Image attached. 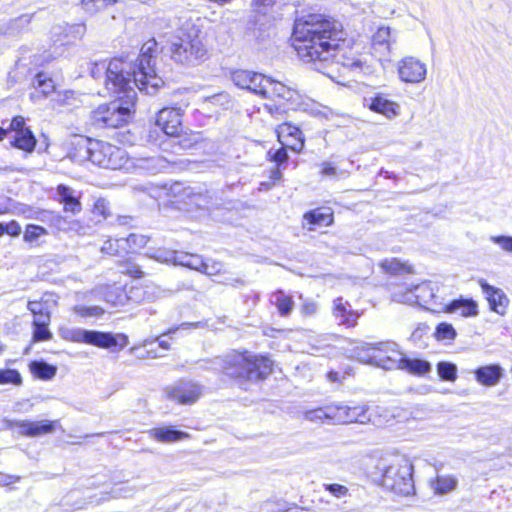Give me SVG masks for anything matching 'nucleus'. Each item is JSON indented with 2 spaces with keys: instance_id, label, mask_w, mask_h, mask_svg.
<instances>
[{
  "instance_id": "nucleus-22",
  "label": "nucleus",
  "mask_w": 512,
  "mask_h": 512,
  "mask_svg": "<svg viewBox=\"0 0 512 512\" xmlns=\"http://www.w3.org/2000/svg\"><path fill=\"white\" fill-rule=\"evenodd\" d=\"M503 371L497 364L482 366L475 371L476 380L484 386H495L502 378Z\"/></svg>"
},
{
  "instance_id": "nucleus-43",
  "label": "nucleus",
  "mask_w": 512,
  "mask_h": 512,
  "mask_svg": "<svg viewBox=\"0 0 512 512\" xmlns=\"http://www.w3.org/2000/svg\"><path fill=\"white\" fill-rule=\"evenodd\" d=\"M115 2L116 0H82V5L86 12L94 14Z\"/></svg>"
},
{
  "instance_id": "nucleus-41",
  "label": "nucleus",
  "mask_w": 512,
  "mask_h": 512,
  "mask_svg": "<svg viewBox=\"0 0 512 512\" xmlns=\"http://www.w3.org/2000/svg\"><path fill=\"white\" fill-rule=\"evenodd\" d=\"M457 481L451 476H438L435 482V491L439 494H445L456 487Z\"/></svg>"
},
{
  "instance_id": "nucleus-15",
  "label": "nucleus",
  "mask_w": 512,
  "mask_h": 512,
  "mask_svg": "<svg viewBox=\"0 0 512 512\" xmlns=\"http://www.w3.org/2000/svg\"><path fill=\"white\" fill-rule=\"evenodd\" d=\"M183 111L177 107H166L158 112L156 124L169 136H178L182 131Z\"/></svg>"
},
{
  "instance_id": "nucleus-5",
  "label": "nucleus",
  "mask_w": 512,
  "mask_h": 512,
  "mask_svg": "<svg viewBox=\"0 0 512 512\" xmlns=\"http://www.w3.org/2000/svg\"><path fill=\"white\" fill-rule=\"evenodd\" d=\"M88 159L103 168L121 169L127 162V154L124 149L108 142L99 140H84Z\"/></svg>"
},
{
  "instance_id": "nucleus-12",
  "label": "nucleus",
  "mask_w": 512,
  "mask_h": 512,
  "mask_svg": "<svg viewBox=\"0 0 512 512\" xmlns=\"http://www.w3.org/2000/svg\"><path fill=\"white\" fill-rule=\"evenodd\" d=\"M434 289L430 283H421L413 288L407 289L404 292L399 291L393 293V299L400 303L410 305H420L426 307L434 299Z\"/></svg>"
},
{
  "instance_id": "nucleus-17",
  "label": "nucleus",
  "mask_w": 512,
  "mask_h": 512,
  "mask_svg": "<svg viewBox=\"0 0 512 512\" xmlns=\"http://www.w3.org/2000/svg\"><path fill=\"white\" fill-rule=\"evenodd\" d=\"M279 142L294 152H300L304 147L302 131L291 124L284 123L277 129Z\"/></svg>"
},
{
  "instance_id": "nucleus-37",
  "label": "nucleus",
  "mask_w": 512,
  "mask_h": 512,
  "mask_svg": "<svg viewBox=\"0 0 512 512\" xmlns=\"http://www.w3.org/2000/svg\"><path fill=\"white\" fill-rule=\"evenodd\" d=\"M434 336H435L436 340H438V341L450 342L456 338L457 333L451 324L442 322L439 325H437L435 332H434Z\"/></svg>"
},
{
  "instance_id": "nucleus-53",
  "label": "nucleus",
  "mask_w": 512,
  "mask_h": 512,
  "mask_svg": "<svg viewBox=\"0 0 512 512\" xmlns=\"http://www.w3.org/2000/svg\"><path fill=\"white\" fill-rule=\"evenodd\" d=\"M223 270V264L214 260H206L201 273L209 276L217 275Z\"/></svg>"
},
{
  "instance_id": "nucleus-21",
  "label": "nucleus",
  "mask_w": 512,
  "mask_h": 512,
  "mask_svg": "<svg viewBox=\"0 0 512 512\" xmlns=\"http://www.w3.org/2000/svg\"><path fill=\"white\" fill-rule=\"evenodd\" d=\"M156 296V288L154 286H132L124 297L119 296L116 301H112L114 305H123L124 298L134 303L151 301Z\"/></svg>"
},
{
  "instance_id": "nucleus-13",
  "label": "nucleus",
  "mask_w": 512,
  "mask_h": 512,
  "mask_svg": "<svg viewBox=\"0 0 512 512\" xmlns=\"http://www.w3.org/2000/svg\"><path fill=\"white\" fill-rule=\"evenodd\" d=\"M397 70L401 81L412 84L421 83L427 74L426 64L413 56L401 59Z\"/></svg>"
},
{
  "instance_id": "nucleus-14",
  "label": "nucleus",
  "mask_w": 512,
  "mask_h": 512,
  "mask_svg": "<svg viewBox=\"0 0 512 512\" xmlns=\"http://www.w3.org/2000/svg\"><path fill=\"white\" fill-rule=\"evenodd\" d=\"M7 428H19V433L27 437H37L53 433L55 430L56 421L42 420V421H28V420H6Z\"/></svg>"
},
{
  "instance_id": "nucleus-59",
  "label": "nucleus",
  "mask_w": 512,
  "mask_h": 512,
  "mask_svg": "<svg viewBox=\"0 0 512 512\" xmlns=\"http://www.w3.org/2000/svg\"><path fill=\"white\" fill-rule=\"evenodd\" d=\"M318 310V305L314 301H305L301 307V313L304 316H313Z\"/></svg>"
},
{
  "instance_id": "nucleus-4",
  "label": "nucleus",
  "mask_w": 512,
  "mask_h": 512,
  "mask_svg": "<svg viewBox=\"0 0 512 512\" xmlns=\"http://www.w3.org/2000/svg\"><path fill=\"white\" fill-rule=\"evenodd\" d=\"M171 58L182 65H198L209 58V51L199 31L191 28L187 32L181 31L170 47Z\"/></svg>"
},
{
  "instance_id": "nucleus-45",
  "label": "nucleus",
  "mask_w": 512,
  "mask_h": 512,
  "mask_svg": "<svg viewBox=\"0 0 512 512\" xmlns=\"http://www.w3.org/2000/svg\"><path fill=\"white\" fill-rule=\"evenodd\" d=\"M180 252L159 249L151 257L160 262L177 264Z\"/></svg>"
},
{
  "instance_id": "nucleus-2",
  "label": "nucleus",
  "mask_w": 512,
  "mask_h": 512,
  "mask_svg": "<svg viewBox=\"0 0 512 512\" xmlns=\"http://www.w3.org/2000/svg\"><path fill=\"white\" fill-rule=\"evenodd\" d=\"M293 46L308 63L329 62L338 57L346 41L342 24L323 14L311 13L295 20Z\"/></svg>"
},
{
  "instance_id": "nucleus-40",
  "label": "nucleus",
  "mask_w": 512,
  "mask_h": 512,
  "mask_svg": "<svg viewBox=\"0 0 512 512\" xmlns=\"http://www.w3.org/2000/svg\"><path fill=\"white\" fill-rule=\"evenodd\" d=\"M437 372L439 377L445 381H455L457 378V367L450 362H439Z\"/></svg>"
},
{
  "instance_id": "nucleus-35",
  "label": "nucleus",
  "mask_w": 512,
  "mask_h": 512,
  "mask_svg": "<svg viewBox=\"0 0 512 512\" xmlns=\"http://www.w3.org/2000/svg\"><path fill=\"white\" fill-rule=\"evenodd\" d=\"M380 266L383 270L392 274L412 272V267L410 265L402 263L396 258L386 259L381 262Z\"/></svg>"
},
{
  "instance_id": "nucleus-63",
  "label": "nucleus",
  "mask_w": 512,
  "mask_h": 512,
  "mask_svg": "<svg viewBox=\"0 0 512 512\" xmlns=\"http://www.w3.org/2000/svg\"><path fill=\"white\" fill-rule=\"evenodd\" d=\"M322 169H321V175L327 176V177H336L337 176V170L336 167L332 165L330 162H323L322 163Z\"/></svg>"
},
{
  "instance_id": "nucleus-52",
  "label": "nucleus",
  "mask_w": 512,
  "mask_h": 512,
  "mask_svg": "<svg viewBox=\"0 0 512 512\" xmlns=\"http://www.w3.org/2000/svg\"><path fill=\"white\" fill-rule=\"evenodd\" d=\"M65 31V37L68 38L65 43H69L70 38L76 39L81 37L85 32V27L82 24L66 25Z\"/></svg>"
},
{
  "instance_id": "nucleus-54",
  "label": "nucleus",
  "mask_w": 512,
  "mask_h": 512,
  "mask_svg": "<svg viewBox=\"0 0 512 512\" xmlns=\"http://www.w3.org/2000/svg\"><path fill=\"white\" fill-rule=\"evenodd\" d=\"M93 213L106 219L110 215L108 201L103 198L97 199L94 203Z\"/></svg>"
},
{
  "instance_id": "nucleus-46",
  "label": "nucleus",
  "mask_w": 512,
  "mask_h": 512,
  "mask_svg": "<svg viewBox=\"0 0 512 512\" xmlns=\"http://www.w3.org/2000/svg\"><path fill=\"white\" fill-rule=\"evenodd\" d=\"M368 407L366 405H359L355 407H350L349 416L352 418L351 423H365L369 421L370 418L367 415Z\"/></svg>"
},
{
  "instance_id": "nucleus-1",
  "label": "nucleus",
  "mask_w": 512,
  "mask_h": 512,
  "mask_svg": "<svg viewBox=\"0 0 512 512\" xmlns=\"http://www.w3.org/2000/svg\"><path fill=\"white\" fill-rule=\"evenodd\" d=\"M156 51V40L149 39L142 45L133 66L121 59H112L107 65L104 62L94 65L91 75L96 79L104 76L108 92L119 97L93 111L94 124L101 127L121 126L127 121L136 101L134 86L148 95L156 94L163 86L164 81L155 69Z\"/></svg>"
},
{
  "instance_id": "nucleus-16",
  "label": "nucleus",
  "mask_w": 512,
  "mask_h": 512,
  "mask_svg": "<svg viewBox=\"0 0 512 512\" xmlns=\"http://www.w3.org/2000/svg\"><path fill=\"white\" fill-rule=\"evenodd\" d=\"M364 106L369 110L385 116L387 119H394L400 115L401 107L397 102L390 100L384 94H376L364 98Z\"/></svg>"
},
{
  "instance_id": "nucleus-30",
  "label": "nucleus",
  "mask_w": 512,
  "mask_h": 512,
  "mask_svg": "<svg viewBox=\"0 0 512 512\" xmlns=\"http://www.w3.org/2000/svg\"><path fill=\"white\" fill-rule=\"evenodd\" d=\"M402 370L414 375L422 376L431 370V365L425 360L404 357Z\"/></svg>"
},
{
  "instance_id": "nucleus-62",
  "label": "nucleus",
  "mask_w": 512,
  "mask_h": 512,
  "mask_svg": "<svg viewBox=\"0 0 512 512\" xmlns=\"http://www.w3.org/2000/svg\"><path fill=\"white\" fill-rule=\"evenodd\" d=\"M5 233L10 236H18L21 232V227L16 221H11L4 224Z\"/></svg>"
},
{
  "instance_id": "nucleus-32",
  "label": "nucleus",
  "mask_w": 512,
  "mask_h": 512,
  "mask_svg": "<svg viewBox=\"0 0 512 512\" xmlns=\"http://www.w3.org/2000/svg\"><path fill=\"white\" fill-rule=\"evenodd\" d=\"M271 301L275 304L282 316L289 315L294 307L292 297L285 295L282 291L274 293Z\"/></svg>"
},
{
  "instance_id": "nucleus-26",
  "label": "nucleus",
  "mask_w": 512,
  "mask_h": 512,
  "mask_svg": "<svg viewBox=\"0 0 512 512\" xmlns=\"http://www.w3.org/2000/svg\"><path fill=\"white\" fill-rule=\"evenodd\" d=\"M183 199L188 205H194L198 208H206L210 203V196L208 193H203L202 190L195 188H185L183 191Z\"/></svg>"
},
{
  "instance_id": "nucleus-31",
  "label": "nucleus",
  "mask_w": 512,
  "mask_h": 512,
  "mask_svg": "<svg viewBox=\"0 0 512 512\" xmlns=\"http://www.w3.org/2000/svg\"><path fill=\"white\" fill-rule=\"evenodd\" d=\"M350 407L345 405L329 406L330 423L347 424L351 423L349 416Z\"/></svg>"
},
{
  "instance_id": "nucleus-64",
  "label": "nucleus",
  "mask_w": 512,
  "mask_h": 512,
  "mask_svg": "<svg viewBox=\"0 0 512 512\" xmlns=\"http://www.w3.org/2000/svg\"><path fill=\"white\" fill-rule=\"evenodd\" d=\"M50 323V313L45 312L43 314H38L34 316L33 325L34 326H48Z\"/></svg>"
},
{
  "instance_id": "nucleus-58",
  "label": "nucleus",
  "mask_w": 512,
  "mask_h": 512,
  "mask_svg": "<svg viewBox=\"0 0 512 512\" xmlns=\"http://www.w3.org/2000/svg\"><path fill=\"white\" fill-rule=\"evenodd\" d=\"M25 127V119L22 116H16L12 119L9 125V133L13 132L14 134L22 132V130H27Z\"/></svg>"
},
{
  "instance_id": "nucleus-20",
  "label": "nucleus",
  "mask_w": 512,
  "mask_h": 512,
  "mask_svg": "<svg viewBox=\"0 0 512 512\" xmlns=\"http://www.w3.org/2000/svg\"><path fill=\"white\" fill-rule=\"evenodd\" d=\"M57 200L63 204L64 211L78 214L82 210L80 194L73 188L60 184L56 188Z\"/></svg>"
},
{
  "instance_id": "nucleus-8",
  "label": "nucleus",
  "mask_w": 512,
  "mask_h": 512,
  "mask_svg": "<svg viewBox=\"0 0 512 512\" xmlns=\"http://www.w3.org/2000/svg\"><path fill=\"white\" fill-rule=\"evenodd\" d=\"M413 466L406 460L393 463L383 473V485L397 494L408 495L412 492Z\"/></svg>"
},
{
  "instance_id": "nucleus-7",
  "label": "nucleus",
  "mask_w": 512,
  "mask_h": 512,
  "mask_svg": "<svg viewBox=\"0 0 512 512\" xmlns=\"http://www.w3.org/2000/svg\"><path fill=\"white\" fill-rule=\"evenodd\" d=\"M62 337L72 342L87 343L105 349L117 346L123 348L126 344V338L123 335L115 336L110 332H99L81 328L67 329L62 332Z\"/></svg>"
},
{
  "instance_id": "nucleus-50",
  "label": "nucleus",
  "mask_w": 512,
  "mask_h": 512,
  "mask_svg": "<svg viewBox=\"0 0 512 512\" xmlns=\"http://www.w3.org/2000/svg\"><path fill=\"white\" fill-rule=\"evenodd\" d=\"M122 242H124V239H108L101 247V251L108 255H117Z\"/></svg>"
},
{
  "instance_id": "nucleus-36",
  "label": "nucleus",
  "mask_w": 512,
  "mask_h": 512,
  "mask_svg": "<svg viewBox=\"0 0 512 512\" xmlns=\"http://www.w3.org/2000/svg\"><path fill=\"white\" fill-rule=\"evenodd\" d=\"M139 489L136 486L128 483H121L114 486L109 492V497L103 498L104 500L109 498H129L132 497Z\"/></svg>"
},
{
  "instance_id": "nucleus-6",
  "label": "nucleus",
  "mask_w": 512,
  "mask_h": 512,
  "mask_svg": "<svg viewBox=\"0 0 512 512\" xmlns=\"http://www.w3.org/2000/svg\"><path fill=\"white\" fill-rule=\"evenodd\" d=\"M364 350L369 352L367 358L362 361L381 367L385 370L401 369L403 366L404 356L397 349L394 342H381L377 344H365Z\"/></svg>"
},
{
  "instance_id": "nucleus-42",
  "label": "nucleus",
  "mask_w": 512,
  "mask_h": 512,
  "mask_svg": "<svg viewBox=\"0 0 512 512\" xmlns=\"http://www.w3.org/2000/svg\"><path fill=\"white\" fill-rule=\"evenodd\" d=\"M13 384L19 386L22 384V377L15 369H0V385Z\"/></svg>"
},
{
  "instance_id": "nucleus-19",
  "label": "nucleus",
  "mask_w": 512,
  "mask_h": 512,
  "mask_svg": "<svg viewBox=\"0 0 512 512\" xmlns=\"http://www.w3.org/2000/svg\"><path fill=\"white\" fill-rule=\"evenodd\" d=\"M333 316L339 325L353 327L356 325L360 314L352 309L348 301L338 297L333 302Z\"/></svg>"
},
{
  "instance_id": "nucleus-51",
  "label": "nucleus",
  "mask_w": 512,
  "mask_h": 512,
  "mask_svg": "<svg viewBox=\"0 0 512 512\" xmlns=\"http://www.w3.org/2000/svg\"><path fill=\"white\" fill-rule=\"evenodd\" d=\"M74 311L82 317L100 316L104 312L99 306H75Z\"/></svg>"
},
{
  "instance_id": "nucleus-24",
  "label": "nucleus",
  "mask_w": 512,
  "mask_h": 512,
  "mask_svg": "<svg viewBox=\"0 0 512 512\" xmlns=\"http://www.w3.org/2000/svg\"><path fill=\"white\" fill-rule=\"evenodd\" d=\"M149 435L153 439L163 443L177 442L189 437L188 433L175 430L171 427L153 428L149 431Z\"/></svg>"
},
{
  "instance_id": "nucleus-18",
  "label": "nucleus",
  "mask_w": 512,
  "mask_h": 512,
  "mask_svg": "<svg viewBox=\"0 0 512 512\" xmlns=\"http://www.w3.org/2000/svg\"><path fill=\"white\" fill-rule=\"evenodd\" d=\"M478 283L489 303L490 309L500 315H504L509 304V299L505 293L501 289L489 285L484 279H479Z\"/></svg>"
},
{
  "instance_id": "nucleus-25",
  "label": "nucleus",
  "mask_w": 512,
  "mask_h": 512,
  "mask_svg": "<svg viewBox=\"0 0 512 512\" xmlns=\"http://www.w3.org/2000/svg\"><path fill=\"white\" fill-rule=\"evenodd\" d=\"M10 144L13 147L21 149L25 152H32L36 146V139L30 129L22 130V132L13 134L10 137Z\"/></svg>"
},
{
  "instance_id": "nucleus-28",
  "label": "nucleus",
  "mask_w": 512,
  "mask_h": 512,
  "mask_svg": "<svg viewBox=\"0 0 512 512\" xmlns=\"http://www.w3.org/2000/svg\"><path fill=\"white\" fill-rule=\"evenodd\" d=\"M304 220L311 225L309 230H313V226H329L333 222L332 213L322 212L319 209L304 214Z\"/></svg>"
},
{
  "instance_id": "nucleus-29",
  "label": "nucleus",
  "mask_w": 512,
  "mask_h": 512,
  "mask_svg": "<svg viewBox=\"0 0 512 512\" xmlns=\"http://www.w3.org/2000/svg\"><path fill=\"white\" fill-rule=\"evenodd\" d=\"M30 371L39 379L50 380L56 375L57 368L44 361H32L30 363Z\"/></svg>"
},
{
  "instance_id": "nucleus-48",
  "label": "nucleus",
  "mask_w": 512,
  "mask_h": 512,
  "mask_svg": "<svg viewBox=\"0 0 512 512\" xmlns=\"http://www.w3.org/2000/svg\"><path fill=\"white\" fill-rule=\"evenodd\" d=\"M124 241L129 249L135 251L144 247L148 242V238L144 235L130 234Z\"/></svg>"
},
{
  "instance_id": "nucleus-38",
  "label": "nucleus",
  "mask_w": 512,
  "mask_h": 512,
  "mask_svg": "<svg viewBox=\"0 0 512 512\" xmlns=\"http://www.w3.org/2000/svg\"><path fill=\"white\" fill-rule=\"evenodd\" d=\"M47 234L48 231L44 227L29 224L25 228L23 238L25 242L34 244L38 242L39 238H41L42 236H46Z\"/></svg>"
},
{
  "instance_id": "nucleus-56",
  "label": "nucleus",
  "mask_w": 512,
  "mask_h": 512,
  "mask_svg": "<svg viewBox=\"0 0 512 512\" xmlns=\"http://www.w3.org/2000/svg\"><path fill=\"white\" fill-rule=\"evenodd\" d=\"M52 338V333L49 331L48 326H34L33 341H47Z\"/></svg>"
},
{
  "instance_id": "nucleus-47",
  "label": "nucleus",
  "mask_w": 512,
  "mask_h": 512,
  "mask_svg": "<svg viewBox=\"0 0 512 512\" xmlns=\"http://www.w3.org/2000/svg\"><path fill=\"white\" fill-rule=\"evenodd\" d=\"M489 240L498 245L502 251L512 253V236L497 235L490 236Z\"/></svg>"
},
{
  "instance_id": "nucleus-9",
  "label": "nucleus",
  "mask_w": 512,
  "mask_h": 512,
  "mask_svg": "<svg viewBox=\"0 0 512 512\" xmlns=\"http://www.w3.org/2000/svg\"><path fill=\"white\" fill-rule=\"evenodd\" d=\"M230 78L237 87L246 89L255 95L265 97L269 94V77L261 73L237 69L231 72Z\"/></svg>"
},
{
  "instance_id": "nucleus-27",
  "label": "nucleus",
  "mask_w": 512,
  "mask_h": 512,
  "mask_svg": "<svg viewBox=\"0 0 512 512\" xmlns=\"http://www.w3.org/2000/svg\"><path fill=\"white\" fill-rule=\"evenodd\" d=\"M143 347L147 348L146 357L148 358H158L163 357L165 352L170 349V344L168 341L159 338L155 339H146L143 342Z\"/></svg>"
},
{
  "instance_id": "nucleus-57",
  "label": "nucleus",
  "mask_w": 512,
  "mask_h": 512,
  "mask_svg": "<svg viewBox=\"0 0 512 512\" xmlns=\"http://www.w3.org/2000/svg\"><path fill=\"white\" fill-rule=\"evenodd\" d=\"M121 272L134 278H141L143 276V272L141 271L140 267L132 262L123 264Z\"/></svg>"
},
{
  "instance_id": "nucleus-61",
  "label": "nucleus",
  "mask_w": 512,
  "mask_h": 512,
  "mask_svg": "<svg viewBox=\"0 0 512 512\" xmlns=\"http://www.w3.org/2000/svg\"><path fill=\"white\" fill-rule=\"evenodd\" d=\"M288 159V153L286 151L285 146L276 150L272 155V160L278 164L285 163Z\"/></svg>"
},
{
  "instance_id": "nucleus-60",
  "label": "nucleus",
  "mask_w": 512,
  "mask_h": 512,
  "mask_svg": "<svg viewBox=\"0 0 512 512\" xmlns=\"http://www.w3.org/2000/svg\"><path fill=\"white\" fill-rule=\"evenodd\" d=\"M28 309L31 311V313L35 316L38 314H43L45 312H48L47 308L42 302L39 301H29L28 302Z\"/></svg>"
},
{
  "instance_id": "nucleus-11",
  "label": "nucleus",
  "mask_w": 512,
  "mask_h": 512,
  "mask_svg": "<svg viewBox=\"0 0 512 512\" xmlns=\"http://www.w3.org/2000/svg\"><path fill=\"white\" fill-rule=\"evenodd\" d=\"M167 398L182 405L195 403L202 395V388L190 381H180L165 388Z\"/></svg>"
},
{
  "instance_id": "nucleus-23",
  "label": "nucleus",
  "mask_w": 512,
  "mask_h": 512,
  "mask_svg": "<svg viewBox=\"0 0 512 512\" xmlns=\"http://www.w3.org/2000/svg\"><path fill=\"white\" fill-rule=\"evenodd\" d=\"M446 313H458L463 317L478 315V305L473 299L459 298L451 301L444 308Z\"/></svg>"
},
{
  "instance_id": "nucleus-3",
  "label": "nucleus",
  "mask_w": 512,
  "mask_h": 512,
  "mask_svg": "<svg viewBox=\"0 0 512 512\" xmlns=\"http://www.w3.org/2000/svg\"><path fill=\"white\" fill-rule=\"evenodd\" d=\"M214 365L226 375L247 380H262L272 371V361L264 356H256L249 352H230L217 357Z\"/></svg>"
},
{
  "instance_id": "nucleus-44",
  "label": "nucleus",
  "mask_w": 512,
  "mask_h": 512,
  "mask_svg": "<svg viewBox=\"0 0 512 512\" xmlns=\"http://www.w3.org/2000/svg\"><path fill=\"white\" fill-rule=\"evenodd\" d=\"M305 419L312 422H324L328 421L330 423V415H329V407L317 408L313 410H309L305 412Z\"/></svg>"
},
{
  "instance_id": "nucleus-49",
  "label": "nucleus",
  "mask_w": 512,
  "mask_h": 512,
  "mask_svg": "<svg viewBox=\"0 0 512 512\" xmlns=\"http://www.w3.org/2000/svg\"><path fill=\"white\" fill-rule=\"evenodd\" d=\"M323 487L326 491L338 499L347 497L349 495V489L341 484H324Z\"/></svg>"
},
{
  "instance_id": "nucleus-55",
  "label": "nucleus",
  "mask_w": 512,
  "mask_h": 512,
  "mask_svg": "<svg viewBox=\"0 0 512 512\" xmlns=\"http://www.w3.org/2000/svg\"><path fill=\"white\" fill-rule=\"evenodd\" d=\"M32 20L31 14H22L10 21V29L12 32L15 30L26 27Z\"/></svg>"
},
{
  "instance_id": "nucleus-10",
  "label": "nucleus",
  "mask_w": 512,
  "mask_h": 512,
  "mask_svg": "<svg viewBox=\"0 0 512 512\" xmlns=\"http://www.w3.org/2000/svg\"><path fill=\"white\" fill-rule=\"evenodd\" d=\"M269 94L263 99L278 98L283 100L289 109L306 111L310 103L306 101L296 90L291 89L281 82L274 81L269 78L268 83Z\"/></svg>"
},
{
  "instance_id": "nucleus-39",
  "label": "nucleus",
  "mask_w": 512,
  "mask_h": 512,
  "mask_svg": "<svg viewBox=\"0 0 512 512\" xmlns=\"http://www.w3.org/2000/svg\"><path fill=\"white\" fill-rule=\"evenodd\" d=\"M390 37L391 30L389 27H380L373 36V46L377 50V47H384L386 50H390Z\"/></svg>"
},
{
  "instance_id": "nucleus-34",
  "label": "nucleus",
  "mask_w": 512,
  "mask_h": 512,
  "mask_svg": "<svg viewBox=\"0 0 512 512\" xmlns=\"http://www.w3.org/2000/svg\"><path fill=\"white\" fill-rule=\"evenodd\" d=\"M33 85L37 91H40L44 96L49 95L55 90L53 80L45 73H38L34 80Z\"/></svg>"
},
{
  "instance_id": "nucleus-33",
  "label": "nucleus",
  "mask_w": 512,
  "mask_h": 512,
  "mask_svg": "<svg viewBox=\"0 0 512 512\" xmlns=\"http://www.w3.org/2000/svg\"><path fill=\"white\" fill-rule=\"evenodd\" d=\"M204 262L198 255L180 252L177 264L202 272Z\"/></svg>"
}]
</instances>
